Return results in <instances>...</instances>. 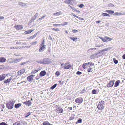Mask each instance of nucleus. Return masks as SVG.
<instances>
[{"label": "nucleus", "instance_id": "nucleus-1", "mask_svg": "<svg viewBox=\"0 0 125 125\" xmlns=\"http://www.w3.org/2000/svg\"><path fill=\"white\" fill-rule=\"evenodd\" d=\"M14 103L13 101H10L9 103L6 104L7 107L9 109H12L13 107Z\"/></svg>", "mask_w": 125, "mask_h": 125}, {"label": "nucleus", "instance_id": "nucleus-2", "mask_svg": "<svg viewBox=\"0 0 125 125\" xmlns=\"http://www.w3.org/2000/svg\"><path fill=\"white\" fill-rule=\"evenodd\" d=\"M52 60L49 58H44L43 59V64H47L50 63Z\"/></svg>", "mask_w": 125, "mask_h": 125}, {"label": "nucleus", "instance_id": "nucleus-3", "mask_svg": "<svg viewBox=\"0 0 125 125\" xmlns=\"http://www.w3.org/2000/svg\"><path fill=\"white\" fill-rule=\"evenodd\" d=\"M104 102L103 101H101L99 102L98 104L97 108L100 110H102L104 108Z\"/></svg>", "mask_w": 125, "mask_h": 125}, {"label": "nucleus", "instance_id": "nucleus-4", "mask_svg": "<svg viewBox=\"0 0 125 125\" xmlns=\"http://www.w3.org/2000/svg\"><path fill=\"white\" fill-rule=\"evenodd\" d=\"M33 100L32 98H31L30 100L28 101L27 100L26 101L24 102V104L27 106H29L32 104Z\"/></svg>", "mask_w": 125, "mask_h": 125}, {"label": "nucleus", "instance_id": "nucleus-5", "mask_svg": "<svg viewBox=\"0 0 125 125\" xmlns=\"http://www.w3.org/2000/svg\"><path fill=\"white\" fill-rule=\"evenodd\" d=\"M56 110L57 111L56 113H62L63 112V111L61 107H59L57 106H56Z\"/></svg>", "mask_w": 125, "mask_h": 125}, {"label": "nucleus", "instance_id": "nucleus-6", "mask_svg": "<svg viewBox=\"0 0 125 125\" xmlns=\"http://www.w3.org/2000/svg\"><path fill=\"white\" fill-rule=\"evenodd\" d=\"M99 52L98 53L93 54L90 56V58L91 59H93L99 57L100 56L99 54Z\"/></svg>", "mask_w": 125, "mask_h": 125}, {"label": "nucleus", "instance_id": "nucleus-7", "mask_svg": "<svg viewBox=\"0 0 125 125\" xmlns=\"http://www.w3.org/2000/svg\"><path fill=\"white\" fill-rule=\"evenodd\" d=\"M83 101V99L81 98H78L75 100V102L77 103L80 104V103H81Z\"/></svg>", "mask_w": 125, "mask_h": 125}, {"label": "nucleus", "instance_id": "nucleus-8", "mask_svg": "<svg viewBox=\"0 0 125 125\" xmlns=\"http://www.w3.org/2000/svg\"><path fill=\"white\" fill-rule=\"evenodd\" d=\"M34 75H31L28 76L27 78L29 82H32L33 79V77Z\"/></svg>", "mask_w": 125, "mask_h": 125}, {"label": "nucleus", "instance_id": "nucleus-9", "mask_svg": "<svg viewBox=\"0 0 125 125\" xmlns=\"http://www.w3.org/2000/svg\"><path fill=\"white\" fill-rule=\"evenodd\" d=\"M46 47L45 45H42V46H40V48L39 50V52H42L43 51Z\"/></svg>", "mask_w": 125, "mask_h": 125}, {"label": "nucleus", "instance_id": "nucleus-10", "mask_svg": "<svg viewBox=\"0 0 125 125\" xmlns=\"http://www.w3.org/2000/svg\"><path fill=\"white\" fill-rule=\"evenodd\" d=\"M23 58H21L18 59H13V62H12L14 63H17L21 61Z\"/></svg>", "mask_w": 125, "mask_h": 125}, {"label": "nucleus", "instance_id": "nucleus-11", "mask_svg": "<svg viewBox=\"0 0 125 125\" xmlns=\"http://www.w3.org/2000/svg\"><path fill=\"white\" fill-rule=\"evenodd\" d=\"M9 74H8L6 75L3 74L0 75V81H1L4 79L6 76H8Z\"/></svg>", "mask_w": 125, "mask_h": 125}, {"label": "nucleus", "instance_id": "nucleus-12", "mask_svg": "<svg viewBox=\"0 0 125 125\" xmlns=\"http://www.w3.org/2000/svg\"><path fill=\"white\" fill-rule=\"evenodd\" d=\"M114 82L113 81H111L107 85V86L108 87H111L113 86Z\"/></svg>", "mask_w": 125, "mask_h": 125}, {"label": "nucleus", "instance_id": "nucleus-13", "mask_svg": "<svg viewBox=\"0 0 125 125\" xmlns=\"http://www.w3.org/2000/svg\"><path fill=\"white\" fill-rule=\"evenodd\" d=\"M15 28L17 30H20L23 28V27L21 25L15 26Z\"/></svg>", "mask_w": 125, "mask_h": 125}, {"label": "nucleus", "instance_id": "nucleus-14", "mask_svg": "<svg viewBox=\"0 0 125 125\" xmlns=\"http://www.w3.org/2000/svg\"><path fill=\"white\" fill-rule=\"evenodd\" d=\"M114 15H115L120 16L121 15H125V12H116L115 13Z\"/></svg>", "mask_w": 125, "mask_h": 125}, {"label": "nucleus", "instance_id": "nucleus-15", "mask_svg": "<svg viewBox=\"0 0 125 125\" xmlns=\"http://www.w3.org/2000/svg\"><path fill=\"white\" fill-rule=\"evenodd\" d=\"M25 71V70L24 69L21 70L18 72L17 74L18 75H21Z\"/></svg>", "mask_w": 125, "mask_h": 125}, {"label": "nucleus", "instance_id": "nucleus-16", "mask_svg": "<svg viewBox=\"0 0 125 125\" xmlns=\"http://www.w3.org/2000/svg\"><path fill=\"white\" fill-rule=\"evenodd\" d=\"M68 6L71 9L73 10L76 11H77L78 12H80V11L79 10H77L74 7H72L70 5H68Z\"/></svg>", "mask_w": 125, "mask_h": 125}, {"label": "nucleus", "instance_id": "nucleus-17", "mask_svg": "<svg viewBox=\"0 0 125 125\" xmlns=\"http://www.w3.org/2000/svg\"><path fill=\"white\" fill-rule=\"evenodd\" d=\"M26 3H24L21 2H20L18 3L19 5L23 7H26Z\"/></svg>", "mask_w": 125, "mask_h": 125}, {"label": "nucleus", "instance_id": "nucleus-18", "mask_svg": "<svg viewBox=\"0 0 125 125\" xmlns=\"http://www.w3.org/2000/svg\"><path fill=\"white\" fill-rule=\"evenodd\" d=\"M111 49V47H108L107 48H105L103 50H100V51H99L100 52H104L105 51L109 50H110Z\"/></svg>", "mask_w": 125, "mask_h": 125}, {"label": "nucleus", "instance_id": "nucleus-19", "mask_svg": "<svg viewBox=\"0 0 125 125\" xmlns=\"http://www.w3.org/2000/svg\"><path fill=\"white\" fill-rule=\"evenodd\" d=\"M46 72L44 71H43L40 72V75L41 76H44L46 75Z\"/></svg>", "mask_w": 125, "mask_h": 125}, {"label": "nucleus", "instance_id": "nucleus-20", "mask_svg": "<svg viewBox=\"0 0 125 125\" xmlns=\"http://www.w3.org/2000/svg\"><path fill=\"white\" fill-rule=\"evenodd\" d=\"M37 35V33H36L34 35H33L32 36H30V37H28L27 38V39L28 40L29 39H33V38H34L35 37H36V36Z\"/></svg>", "mask_w": 125, "mask_h": 125}, {"label": "nucleus", "instance_id": "nucleus-21", "mask_svg": "<svg viewBox=\"0 0 125 125\" xmlns=\"http://www.w3.org/2000/svg\"><path fill=\"white\" fill-rule=\"evenodd\" d=\"M27 98L25 96L21 98V100L22 103H23V104L24 102H25V101H27Z\"/></svg>", "mask_w": 125, "mask_h": 125}, {"label": "nucleus", "instance_id": "nucleus-22", "mask_svg": "<svg viewBox=\"0 0 125 125\" xmlns=\"http://www.w3.org/2000/svg\"><path fill=\"white\" fill-rule=\"evenodd\" d=\"M120 83V80H118L115 83V85H114V87H116L118 86L119 85V83Z\"/></svg>", "mask_w": 125, "mask_h": 125}, {"label": "nucleus", "instance_id": "nucleus-23", "mask_svg": "<svg viewBox=\"0 0 125 125\" xmlns=\"http://www.w3.org/2000/svg\"><path fill=\"white\" fill-rule=\"evenodd\" d=\"M19 125H27V123L23 121H21L19 122Z\"/></svg>", "mask_w": 125, "mask_h": 125}, {"label": "nucleus", "instance_id": "nucleus-24", "mask_svg": "<svg viewBox=\"0 0 125 125\" xmlns=\"http://www.w3.org/2000/svg\"><path fill=\"white\" fill-rule=\"evenodd\" d=\"M62 12L61 11L57 12L56 13H54L53 15L54 16H59L60 14H62Z\"/></svg>", "mask_w": 125, "mask_h": 125}, {"label": "nucleus", "instance_id": "nucleus-25", "mask_svg": "<svg viewBox=\"0 0 125 125\" xmlns=\"http://www.w3.org/2000/svg\"><path fill=\"white\" fill-rule=\"evenodd\" d=\"M69 38H70L72 40L74 41H79V40H78V39H79V38H78L69 37Z\"/></svg>", "mask_w": 125, "mask_h": 125}, {"label": "nucleus", "instance_id": "nucleus-26", "mask_svg": "<svg viewBox=\"0 0 125 125\" xmlns=\"http://www.w3.org/2000/svg\"><path fill=\"white\" fill-rule=\"evenodd\" d=\"M6 59L3 57L0 58V62H5L6 61Z\"/></svg>", "mask_w": 125, "mask_h": 125}, {"label": "nucleus", "instance_id": "nucleus-27", "mask_svg": "<svg viewBox=\"0 0 125 125\" xmlns=\"http://www.w3.org/2000/svg\"><path fill=\"white\" fill-rule=\"evenodd\" d=\"M38 70L34 69L33 70L32 72L31 73V74L33 75L35 74L36 73L38 72Z\"/></svg>", "mask_w": 125, "mask_h": 125}, {"label": "nucleus", "instance_id": "nucleus-28", "mask_svg": "<svg viewBox=\"0 0 125 125\" xmlns=\"http://www.w3.org/2000/svg\"><path fill=\"white\" fill-rule=\"evenodd\" d=\"M71 67V65L69 64L67 65H66L65 66H64V68L66 69H68L70 68Z\"/></svg>", "mask_w": 125, "mask_h": 125}, {"label": "nucleus", "instance_id": "nucleus-29", "mask_svg": "<svg viewBox=\"0 0 125 125\" xmlns=\"http://www.w3.org/2000/svg\"><path fill=\"white\" fill-rule=\"evenodd\" d=\"M33 31V30H30L27 31H25V33L26 34H30Z\"/></svg>", "mask_w": 125, "mask_h": 125}, {"label": "nucleus", "instance_id": "nucleus-30", "mask_svg": "<svg viewBox=\"0 0 125 125\" xmlns=\"http://www.w3.org/2000/svg\"><path fill=\"white\" fill-rule=\"evenodd\" d=\"M104 12H108L110 14H113L114 12V11L111 10H106L104 11Z\"/></svg>", "mask_w": 125, "mask_h": 125}, {"label": "nucleus", "instance_id": "nucleus-31", "mask_svg": "<svg viewBox=\"0 0 125 125\" xmlns=\"http://www.w3.org/2000/svg\"><path fill=\"white\" fill-rule=\"evenodd\" d=\"M43 125H52L50 124L48 121H45L43 123Z\"/></svg>", "mask_w": 125, "mask_h": 125}, {"label": "nucleus", "instance_id": "nucleus-32", "mask_svg": "<svg viewBox=\"0 0 125 125\" xmlns=\"http://www.w3.org/2000/svg\"><path fill=\"white\" fill-rule=\"evenodd\" d=\"M21 104L20 103H19L17 104H15V107L16 108H18L19 106H21Z\"/></svg>", "mask_w": 125, "mask_h": 125}, {"label": "nucleus", "instance_id": "nucleus-33", "mask_svg": "<svg viewBox=\"0 0 125 125\" xmlns=\"http://www.w3.org/2000/svg\"><path fill=\"white\" fill-rule=\"evenodd\" d=\"M102 15L103 16H109L110 17V16L109 14L106 13H103L102 14Z\"/></svg>", "mask_w": 125, "mask_h": 125}, {"label": "nucleus", "instance_id": "nucleus-34", "mask_svg": "<svg viewBox=\"0 0 125 125\" xmlns=\"http://www.w3.org/2000/svg\"><path fill=\"white\" fill-rule=\"evenodd\" d=\"M36 62L39 63L40 64H43V59L42 60H38L36 61Z\"/></svg>", "mask_w": 125, "mask_h": 125}, {"label": "nucleus", "instance_id": "nucleus-35", "mask_svg": "<svg viewBox=\"0 0 125 125\" xmlns=\"http://www.w3.org/2000/svg\"><path fill=\"white\" fill-rule=\"evenodd\" d=\"M104 37L106 38V39H107L108 41H110L111 40H112V38H109V37H108L106 36H105Z\"/></svg>", "mask_w": 125, "mask_h": 125}, {"label": "nucleus", "instance_id": "nucleus-36", "mask_svg": "<svg viewBox=\"0 0 125 125\" xmlns=\"http://www.w3.org/2000/svg\"><path fill=\"white\" fill-rule=\"evenodd\" d=\"M57 85V84H55L53 86L51 87L50 88L52 89H53L56 87Z\"/></svg>", "mask_w": 125, "mask_h": 125}, {"label": "nucleus", "instance_id": "nucleus-37", "mask_svg": "<svg viewBox=\"0 0 125 125\" xmlns=\"http://www.w3.org/2000/svg\"><path fill=\"white\" fill-rule=\"evenodd\" d=\"M87 65V64L86 63H85L83 65V67L84 69H85L86 68V66Z\"/></svg>", "mask_w": 125, "mask_h": 125}, {"label": "nucleus", "instance_id": "nucleus-38", "mask_svg": "<svg viewBox=\"0 0 125 125\" xmlns=\"http://www.w3.org/2000/svg\"><path fill=\"white\" fill-rule=\"evenodd\" d=\"M10 81V79H7V80H5L4 81V83H9Z\"/></svg>", "mask_w": 125, "mask_h": 125}, {"label": "nucleus", "instance_id": "nucleus-39", "mask_svg": "<svg viewBox=\"0 0 125 125\" xmlns=\"http://www.w3.org/2000/svg\"><path fill=\"white\" fill-rule=\"evenodd\" d=\"M113 60L114 61V62L115 64H116L118 63V61L117 60H116L114 58L113 59Z\"/></svg>", "mask_w": 125, "mask_h": 125}, {"label": "nucleus", "instance_id": "nucleus-40", "mask_svg": "<svg viewBox=\"0 0 125 125\" xmlns=\"http://www.w3.org/2000/svg\"><path fill=\"white\" fill-rule=\"evenodd\" d=\"M60 73L58 71H57L56 72L55 74L57 76H58L60 75Z\"/></svg>", "mask_w": 125, "mask_h": 125}, {"label": "nucleus", "instance_id": "nucleus-41", "mask_svg": "<svg viewBox=\"0 0 125 125\" xmlns=\"http://www.w3.org/2000/svg\"><path fill=\"white\" fill-rule=\"evenodd\" d=\"M37 41H35L31 43L30 44L31 45H35L37 44Z\"/></svg>", "mask_w": 125, "mask_h": 125}, {"label": "nucleus", "instance_id": "nucleus-42", "mask_svg": "<svg viewBox=\"0 0 125 125\" xmlns=\"http://www.w3.org/2000/svg\"><path fill=\"white\" fill-rule=\"evenodd\" d=\"M82 122V119H81L79 118L78 120L76 122V124H77V123H81Z\"/></svg>", "mask_w": 125, "mask_h": 125}, {"label": "nucleus", "instance_id": "nucleus-43", "mask_svg": "<svg viewBox=\"0 0 125 125\" xmlns=\"http://www.w3.org/2000/svg\"><path fill=\"white\" fill-rule=\"evenodd\" d=\"M52 30H54L56 31H60V30L58 28H56V29H55L53 28H52Z\"/></svg>", "mask_w": 125, "mask_h": 125}, {"label": "nucleus", "instance_id": "nucleus-44", "mask_svg": "<svg viewBox=\"0 0 125 125\" xmlns=\"http://www.w3.org/2000/svg\"><path fill=\"white\" fill-rule=\"evenodd\" d=\"M87 64V65H88L89 64H90L91 65H94V64L92 63V62H89L87 63H86Z\"/></svg>", "mask_w": 125, "mask_h": 125}, {"label": "nucleus", "instance_id": "nucleus-45", "mask_svg": "<svg viewBox=\"0 0 125 125\" xmlns=\"http://www.w3.org/2000/svg\"><path fill=\"white\" fill-rule=\"evenodd\" d=\"M69 62H67L65 64H63V63L62 64V65H64V66H65L66 65H69Z\"/></svg>", "mask_w": 125, "mask_h": 125}, {"label": "nucleus", "instance_id": "nucleus-46", "mask_svg": "<svg viewBox=\"0 0 125 125\" xmlns=\"http://www.w3.org/2000/svg\"><path fill=\"white\" fill-rule=\"evenodd\" d=\"M92 94H95L96 93V91L94 89L92 91Z\"/></svg>", "mask_w": 125, "mask_h": 125}, {"label": "nucleus", "instance_id": "nucleus-47", "mask_svg": "<svg viewBox=\"0 0 125 125\" xmlns=\"http://www.w3.org/2000/svg\"><path fill=\"white\" fill-rule=\"evenodd\" d=\"M69 1V2H68V4H69V5H73V3L72 2V1H71V0H70V1Z\"/></svg>", "mask_w": 125, "mask_h": 125}, {"label": "nucleus", "instance_id": "nucleus-48", "mask_svg": "<svg viewBox=\"0 0 125 125\" xmlns=\"http://www.w3.org/2000/svg\"><path fill=\"white\" fill-rule=\"evenodd\" d=\"M74 118V116L73 115H72L70 117L69 119V120H72Z\"/></svg>", "mask_w": 125, "mask_h": 125}, {"label": "nucleus", "instance_id": "nucleus-49", "mask_svg": "<svg viewBox=\"0 0 125 125\" xmlns=\"http://www.w3.org/2000/svg\"><path fill=\"white\" fill-rule=\"evenodd\" d=\"M92 70V68L91 66H90L89 67V68H88L87 71H88L89 72L91 71Z\"/></svg>", "mask_w": 125, "mask_h": 125}, {"label": "nucleus", "instance_id": "nucleus-50", "mask_svg": "<svg viewBox=\"0 0 125 125\" xmlns=\"http://www.w3.org/2000/svg\"><path fill=\"white\" fill-rule=\"evenodd\" d=\"M85 91V90L84 89H83L82 91H81L80 92V94H82V93H83Z\"/></svg>", "mask_w": 125, "mask_h": 125}, {"label": "nucleus", "instance_id": "nucleus-51", "mask_svg": "<svg viewBox=\"0 0 125 125\" xmlns=\"http://www.w3.org/2000/svg\"><path fill=\"white\" fill-rule=\"evenodd\" d=\"M72 32H78V31L75 29L73 30H72Z\"/></svg>", "mask_w": 125, "mask_h": 125}, {"label": "nucleus", "instance_id": "nucleus-52", "mask_svg": "<svg viewBox=\"0 0 125 125\" xmlns=\"http://www.w3.org/2000/svg\"><path fill=\"white\" fill-rule=\"evenodd\" d=\"M0 125H7V124L4 122H2L0 123Z\"/></svg>", "mask_w": 125, "mask_h": 125}, {"label": "nucleus", "instance_id": "nucleus-53", "mask_svg": "<svg viewBox=\"0 0 125 125\" xmlns=\"http://www.w3.org/2000/svg\"><path fill=\"white\" fill-rule=\"evenodd\" d=\"M76 74L78 75H80L82 74V73L80 71H77L76 73Z\"/></svg>", "mask_w": 125, "mask_h": 125}, {"label": "nucleus", "instance_id": "nucleus-54", "mask_svg": "<svg viewBox=\"0 0 125 125\" xmlns=\"http://www.w3.org/2000/svg\"><path fill=\"white\" fill-rule=\"evenodd\" d=\"M13 125H19V122H17L15 123H14Z\"/></svg>", "mask_w": 125, "mask_h": 125}, {"label": "nucleus", "instance_id": "nucleus-55", "mask_svg": "<svg viewBox=\"0 0 125 125\" xmlns=\"http://www.w3.org/2000/svg\"><path fill=\"white\" fill-rule=\"evenodd\" d=\"M68 22H65L63 23V24H61V25H62V26H64L65 25H66L67 24Z\"/></svg>", "mask_w": 125, "mask_h": 125}, {"label": "nucleus", "instance_id": "nucleus-56", "mask_svg": "<svg viewBox=\"0 0 125 125\" xmlns=\"http://www.w3.org/2000/svg\"><path fill=\"white\" fill-rule=\"evenodd\" d=\"M44 41L43 42H42L40 45V46H42V45H44Z\"/></svg>", "mask_w": 125, "mask_h": 125}, {"label": "nucleus", "instance_id": "nucleus-57", "mask_svg": "<svg viewBox=\"0 0 125 125\" xmlns=\"http://www.w3.org/2000/svg\"><path fill=\"white\" fill-rule=\"evenodd\" d=\"M60 25H61V24H53V26H60Z\"/></svg>", "mask_w": 125, "mask_h": 125}, {"label": "nucleus", "instance_id": "nucleus-58", "mask_svg": "<svg viewBox=\"0 0 125 125\" xmlns=\"http://www.w3.org/2000/svg\"><path fill=\"white\" fill-rule=\"evenodd\" d=\"M26 62H24L20 64V65H23L25 64L26 63Z\"/></svg>", "mask_w": 125, "mask_h": 125}, {"label": "nucleus", "instance_id": "nucleus-59", "mask_svg": "<svg viewBox=\"0 0 125 125\" xmlns=\"http://www.w3.org/2000/svg\"><path fill=\"white\" fill-rule=\"evenodd\" d=\"M102 40L104 42H106L107 41V40L104 38H103Z\"/></svg>", "mask_w": 125, "mask_h": 125}, {"label": "nucleus", "instance_id": "nucleus-60", "mask_svg": "<svg viewBox=\"0 0 125 125\" xmlns=\"http://www.w3.org/2000/svg\"><path fill=\"white\" fill-rule=\"evenodd\" d=\"M84 6V5L83 4H81L80 6H79V7L80 8H82Z\"/></svg>", "mask_w": 125, "mask_h": 125}, {"label": "nucleus", "instance_id": "nucleus-61", "mask_svg": "<svg viewBox=\"0 0 125 125\" xmlns=\"http://www.w3.org/2000/svg\"><path fill=\"white\" fill-rule=\"evenodd\" d=\"M10 49H15V48H16V49H18V48L17 47L16 48V47H10Z\"/></svg>", "mask_w": 125, "mask_h": 125}, {"label": "nucleus", "instance_id": "nucleus-62", "mask_svg": "<svg viewBox=\"0 0 125 125\" xmlns=\"http://www.w3.org/2000/svg\"><path fill=\"white\" fill-rule=\"evenodd\" d=\"M16 44H20L21 43V42L19 41H17L16 42Z\"/></svg>", "mask_w": 125, "mask_h": 125}, {"label": "nucleus", "instance_id": "nucleus-63", "mask_svg": "<svg viewBox=\"0 0 125 125\" xmlns=\"http://www.w3.org/2000/svg\"><path fill=\"white\" fill-rule=\"evenodd\" d=\"M94 50V48H91L88 50L87 52L89 51V50Z\"/></svg>", "mask_w": 125, "mask_h": 125}, {"label": "nucleus", "instance_id": "nucleus-64", "mask_svg": "<svg viewBox=\"0 0 125 125\" xmlns=\"http://www.w3.org/2000/svg\"><path fill=\"white\" fill-rule=\"evenodd\" d=\"M122 58L124 59H125V54L123 55L122 56Z\"/></svg>", "mask_w": 125, "mask_h": 125}]
</instances>
